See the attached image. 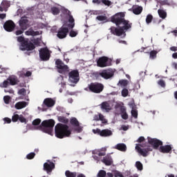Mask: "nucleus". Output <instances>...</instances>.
<instances>
[{"mask_svg":"<svg viewBox=\"0 0 177 177\" xmlns=\"http://www.w3.org/2000/svg\"><path fill=\"white\" fill-rule=\"evenodd\" d=\"M26 35H31L32 37H35L37 35H39V32L34 31L32 28L28 29V30L26 31Z\"/></svg>","mask_w":177,"mask_h":177,"instance_id":"obj_29","label":"nucleus"},{"mask_svg":"<svg viewBox=\"0 0 177 177\" xmlns=\"http://www.w3.org/2000/svg\"><path fill=\"white\" fill-rule=\"evenodd\" d=\"M121 93H122V96L123 97H127V96H128V95H129V91L127 90V88H123L122 90V92H121Z\"/></svg>","mask_w":177,"mask_h":177,"instance_id":"obj_40","label":"nucleus"},{"mask_svg":"<svg viewBox=\"0 0 177 177\" xmlns=\"http://www.w3.org/2000/svg\"><path fill=\"white\" fill-rule=\"evenodd\" d=\"M18 120H19V121H20V122H26V121H27L26 120V118L23 117V115H20L19 116V119Z\"/></svg>","mask_w":177,"mask_h":177,"instance_id":"obj_55","label":"nucleus"},{"mask_svg":"<svg viewBox=\"0 0 177 177\" xmlns=\"http://www.w3.org/2000/svg\"><path fill=\"white\" fill-rule=\"evenodd\" d=\"M101 1L102 3L105 5V6H111V5L113 4V3H111L110 0H101Z\"/></svg>","mask_w":177,"mask_h":177,"instance_id":"obj_42","label":"nucleus"},{"mask_svg":"<svg viewBox=\"0 0 177 177\" xmlns=\"http://www.w3.org/2000/svg\"><path fill=\"white\" fill-rule=\"evenodd\" d=\"M32 74L30 71H28L26 73L22 74V77H31Z\"/></svg>","mask_w":177,"mask_h":177,"instance_id":"obj_56","label":"nucleus"},{"mask_svg":"<svg viewBox=\"0 0 177 177\" xmlns=\"http://www.w3.org/2000/svg\"><path fill=\"white\" fill-rule=\"evenodd\" d=\"M19 26L23 31L27 30V28L28 27V19L26 17H21L19 20Z\"/></svg>","mask_w":177,"mask_h":177,"instance_id":"obj_17","label":"nucleus"},{"mask_svg":"<svg viewBox=\"0 0 177 177\" xmlns=\"http://www.w3.org/2000/svg\"><path fill=\"white\" fill-rule=\"evenodd\" d=\"M129 82L127 80H120L118 83V86H121L122 88H127Z\"/></svg>","mask_w":177,"mask_h":177,"instance_id":"obj_27","label":"nucleus"},{"mask_svg":"<svg viewBox=\"0 0 177 177\" xmlns=\"http://www.w3.org/2000/svg\"><path fill=\"white\" fill-rule=\"evenodd\" d=\"M131 115L134 118H138V111H136V109H132L131 110Z\"/></svg>","mask_w":177,"mask_h":177,"instance_id":"obj_50","label":"nucleus"},{"mask_svg":"<svg viewBox=\"0 0 177 177\" xmlns=\"http://www.w3.org/2000/svg\"><path fill=\"white\" fill-rule=\"evenodd\" d=\"M170 50L172 52H176L177 51V47L176 46H171L170 47Z\"/></svg>","mask_w":177,"mask_h":177,"instance_id":"obj_61","label":"nucleus"},{"mask_svg":"<svg viewBox=\"0 0 177 177\" xmlns=\"http://www.w3.org/2000/svg\"><path fill=\"white\" fill-rule=\"evenodd\" d=\"M158 3H160L161 6H164L165 5L167 6H171V2H169L168 0H159Z\"/></svg>","mask_w":177,"mask_h":177,"instance_id":"obj_34","label":"nucleus"},{"mask_svg":"<svg viewBox=\"0 0 177 177\" xmlns=\"http://www.w3.org/2000/svg\"><path fill=\"white\" fill-rule=\"evenodd\" d=\"M10 83H9V80H8V79L6 80H4L3 82H2L1 84H0V86L1 88H8V86H9Z\"/></svg>","mask_w":177,"mask_h":177,"instance_id":"obj_37","label":"nucleus"},{"mask_svg":"<svg viewBox=\"0 0 177 177\" xmlns=\"http://www.w3.org/2000/svg\"><path fill=\"white\" fill-rule=\"evenodd\" d=\"M26 88H23L19 90L18 91V95H22V96H26Z\"/></svg>","mask_w":177,"mask_h":177,"instance_id":"obj_46","label":"nucleus"},{"mask_svg":"<svg viewBox=\"0 0 177 177\" xmlns=\"http://www.w3.org/2000/svg\"><path fill=\"white\" fill-rule=\"evenodd\" d=\"M150 59H156L157 57V51L156 50H151L149 54Z\"/></svg>","mask_w":177,"mask_h":177,"instance_id":"obj_41","label":"nucleus"},{"mask_svg":"<svg viewBox=\"0 0 177 177\" xmlns=\"http://www.w3.org/2000/svg\"><path fill=\"white\" fill-rule=\"evenodd\" d=\"M96 19L99 21H104L107 20V17L103 15H99L96 17Z\"/></svg>","mask_w":177,"mask_h":177,"instance_id":"obj_43","label":"nucleus"},{"mask_svg":"<svg viewBox=\"0 0 177 177\" xmlns=\"http://www.w3.org/2000/svg\"><path fill=\"white\" fill-rule=\"evenodd\" d=\"M136 167L138 171H143V164L140 161L136 162Z\"/></svg>","mask_w":177,"mask_h":177,"instance_id":"obj_35","label":"nucleus"},{"mask_svg":"<svg viewBox=\"0 0 177 177\" xmlns=\"http://www.w3.org/2000/svg\"><path fill=\"white\" fill-rule=\"evenodd\" d=\"M159 151H160V153H171L172 147H171V145H167L165 146L161 145L159 148Z\"/></svg>","mask_w":177,"mask_h":177,"instance_id":"obj_18","label":"nucleus"},{"mask_svg":"<svg viewBox=\"0 0 177 177\" xmlns=\"http://www.w3.org/2000/svg\"><path fill=\"white\" fill-rule=\"evenodd\" d=\"M94 121H102V124H107V120L104 119V116L100 113L99 115H95L93 117Z\"/></svg>","mask_w":177,"mask_h":177,"instance_id":"obj_22","label":"nucleus"},{"mask_svg":"<svg viewBox=\"0 0 177 177\" xmlns=\"http://www.w3.org/2000/svg\"><path fill=\"white\" fill-rule=\"evenodd\" d=\"M121 117L123 120L128 118V113H127V109L124 106L120 107Z\"/></svg>","mask_w":177,"mask_h":177,"instance_id":"obj_30","label":"nucleus"},{"mask_svg":"<svg viewBox=\"0 0 177 177\" xmlns=\"http://www.w3.org/2000/svg\"><path fill=\"white\" fill-rule=\"evenodd\" d=\"M93 3H97V5H102V0H93Z\"/></svg>","mask_w":177,"mask_h":177,"instance_id":"obj_60","label":"nucleus"},{"mask_svg":"<svg viewBox=\"0 0 177 177\" xmlns=\"http://www.w3.org/2000/svg\"><path fill=\"white\" fill-rule=\"evenodd\" d=\"M88 88L93 93H101L104 89V85L99 82H92L88 85Z\"/></svg>","mask_w":177,"mask_h":177,"instance_id":"obj_7","label":"nucleus"},{"mask_svg":"<svg viewBox=\"0 0 177 177\" xmlns=\"http://www.w3.org/2000/svg\"><path fill=\"white\" fill-rule=\"evenodd\" d=\"M95 154H97V156H99V157H103L104 156H106V152H100L98 151L95 153Z\"/></svg>","mask_w":177,"mask_h":177,"instance_id":"obj_57","label":"nucleus"},{"mask_svg":"<svg viewBox=\"0 0 177 177\" xmlns=\"http://www.w3.org/2000/svg\"><path fill=\"white\" fill-rule=\"evenodd\" d=\"M58 121L62 124H68V118L64 116H58Z\"/></svg>","mask_w":177,"mask_h":177,"instance_id":"obj_32","label":"nucleus"},{"mask_svg":"<svg viewBox=\"0 0 177 177\" xmlns=\"http://www.w3.org/2000/svg\"><path fill=\"white\" fill-rule=\"evenodd\" d=\"M3 100H4V103H6V104H9V103L10 102V96H9V95L4 96Z\"/></svg>","mask_w":177,"mask_h":177,"instance_id":"obj_47","label":"nucleus"},{"mask_svg":"<svg viewBox=\"0 0 177 177\" xmlns=\"http://www.w3.org/2000/svg\"><path fill=\"white\" fill-rule=\"evenodd\" d=\"M64 12L66 15L68 16L69 24H68V27L62 26L58 29L57 37L59 39H64V38H66L67 37V34H68V28L73 29L75 26V20L74 19V17H73V15H71V12L68 10H65Z\"/></svg>","mask_w":177,"mask_h":177,"instance_id":"obj_2","label":"nucleus"},{"mask_svg":"<svg viewBox=\"0 0 177 177\" xmlns=\"http://www.w3.org/2000/svg\"><path fill=\"white\" fill-rule=\"evenodd\" d=\"M102 110H106V111H110L111 110V106H110V104L107 102H104L101 104Z\"/></svg>","mask_w":177,"mask_h":177,"instance_id":"obj_28","label":"nucleus"},{"mask_svg":"<svg viewBox=\"0 0 177 177\" xmlns=\"http://www.w3.org/2000/svg\"><path fill=\"white\" fill-rule=\"evenodd\" d=\"M107 175V173H106V171L104 170H100L97 177H106Z\"/></svg>","mask_w":177,"mask_h":177,"instance_id":"obj_38","label":"nucleus"},{"mask_svg":"<svg viewBox=\"0 0 177 177\" xmlns=\"http://www.w3.org/2000/svg\"><path fill=\"white\" fill-rule=\"evenodd\" d=\"M148 143L153 146L152 147L155 149V150H157L160 146H162V141L156 138H149Z\"/></svg>","mask_w":177,"mask_h":177,"instance_id":"obj_12","label":"nucleus"},{"mask_svg":"<svg viewBox=\"0 0 177 177\" xmlns=\"http://www.w3.org/2000/svg\"><path fill=\"white\" fill-rule=\"evenodd\" d=\"M113 175L115 177H124V175H122V173H121V171H118L117 170H115L113 171Z\"/></svg>","mask_w":177,"mask_h":177,"instance_id":"obj_44","label":"nucleus"},{"mask_svg":"<svg viewBox=\"0 0 177 177\" xmlns=\"http://www.w3.org/2000/svg\"><path fill=\"white\" fill-rule=\"evenodd\" d=\"M41 124V119H35L32 121V125H39Z\"/></svg>","mask_w":177,"mask_h":177,"instance_id":"obj_51","label":"nucleus"},{"mask_svg":"<svg viewBox=\"0 0 177 177\" xmlns=\"http://www.w3.org/2000/svg\"><path fill=\"white\" fill-rule=\"evenodd\" d=\"M158 13L160 19H166L167 18V11L162 9L158 10Z\"/></svg>","mask_w":177,"mask_h":177,"instance_id":"obj_31","label":"nucleus"},{"mask_svg":"<svg viewBox=\"0 0 177 177\" xmlns=\"http://www.w3.org/2000/svg\"><path fill=\"white\" fill-rule=\"evenodd\" d=\"M51 12L54 15H59V13H60V10L59 9V8L53 7V8H51Z\"/></svg>","mask_w":177,"mask_h":177,"instance_id":"obj_36","label":"nucleus"},{"mask_svg":"<svg viewBox=\"0 0 177 177\" xmlns=\"http://www.w3.org/2000/svg\"><path fill=\"white\" fill-rule=\"evenodd\" d=\"M130 10H132L134 15H140V13L143 12V7L139 6H133Z\"/></svg>","mask_w":177,"mask_h":177,"instance_id":"obj_21","label":"nucleus"},{"mask_svg":"<svg viewBox=\"0 0 177 177\" xmlns=\"http://www.w3.org/2000/svg\"><path fill=\"white\" fill-rule=\"evenodd\" d=\"M8 81L9 82L10 85L14 86L17 85L19 83V80H17V77H12L10 76L8 78H7Z\"/></svg>","mask_w":177,"mask_h":177,"instance_id":"obj_26","label":"nucleus"},{"mask_svg":"<svg viewBox=\"0 0 177 177\" xmlns=\"http://www.w3.org/2000/svg\"><path fill=\"white\" fill-rule=\"evenodd\" d=\"M19 115L18 114H15L14 115H12V122H17V121H19Z\"/></svg>","mask_w":177,"mask_h":177,"instance_id":"obj_49","label":"nucleus"},{"mask_svg":"<svg viewBox=\"0 0 177 177\" xmlns=\"http://www.w3.org/2000/svg\"><path fill=\"white\" fill-rule=\"evenodd\" d=\"M70 123L72 125V127H75V131H76L78 133L82 132V128L80 127V122L76 118H72L70 120Z\"/></svg>","mask_w":177,"mask_h":177,"instance_id":"obj_14","label":"nucleus"},{"mask_svg":"<svg viewBox=\"0 0 177 177\" xmlns=\"http://www.w3.org/2000/svg\"><path fill=\"white\" fill-rule=\"evenodd\" d=\"M172 58L173 59H177V53H174L172 54Z\"/></svg>","mask_w":177,"mask_h":177,"instance_id":"obj_64","label":"nucleus"},{"mask_svg":"<svg viewBox=\"0 0 177 177\" xmlns=\"http://www.w3.org/2000/svg\"><path fill=\"white\" fill-rule=\"evenodd\" d=\"M65 176L66 177H77V172H71L70 170H67L65 171Z\"/></svg>","mask_w":177,"mask_h":177,"instance_id":"obj_33","label":"nucleus"},{"mask_svg":"<svg viewBox=\"0 0 177 177\" xmlns=\"http://www.w3.org/2000/svg\"><path fill=\"white\" fill-rule=\"evenodd\" d=\"M77 35H78V32L75 30H72L69 32V36H71V38H74V37H77Z\"/></svg>","mask_w":177,"mask_h":177,"instance_id":"obj_45","label":"nucleus"},{"mask_svg":"<svg viewBox=\"0 0 177 177\" xmlns=\"http://www.w3.org/2000/svg\"><path fill=\"white\" fill-rule=\"evenodd\" d=\"M55 64H56V67L57 68H58L59 73H61L62 74H63V73H66L67 71H68V66L64 64V62H62L61 59H57L55 61Z\"/></svg>","mask_w":177,"mask_h":177,"instance_id":"obj_10","label":"nucleus"},{"mask_svg":"<svg viewBox=\"0 0 177 177\" xmlns=\"http://www.w3.org/2000/svg\"><path fill=\"white\" fill-rule=\"evenodd\" d=\"M55 168V163L53 162H50V160H48L47 162L44 164V169L46 171L48 174L50 172Z\"/></svg>","mask_w":177,"mask_h":177,"instance_id":"obj_15","label":"nucleus"},{"mask_svg":"<svg viewBox=\"0 0 177 177\" xmlns=\"http://www.w3.org/2000/svg\"><path fill=\"white\" fill-rule=\"evenodd\" d=\"M15 27H16V25L15 24V22L12 20H8L5 22L3 24V28L6 30V31H8V32H12L15 30Z\"/></svg>","mask_w":177,"mask_h":177,"instance_id":"obj_13","label":"nucleus"},{"mask_svg":"<svg viewBox=\"0 0 177 177\" xmlns=\"http://www.w3.org/2000/svg\"><path fill=\"white\" fill-rule=\"evenodd\" d=\"M93 133H97L100 136L102 135V130H100V129H93Z\"/></svg>","mask_w":177,"mask_h":177,"instance_id":"obj_53","label":"nucleus"},{"mask_svg":"<svg viewBox=\"0 0 177 177\" xmlns=\"http://www.w3.org/2000/svg\"><path fill=\"white\" fill-rule=\"evenodd\" d=\"M113 135V131L111 130H109V129H103L101 131V136L102 138H107L109 136H111Z\"/></svg>","mask_w":177,"mask_h":177,"instance_id":"obj_25","label":"nucleus"},{"mask_svg":"<svg viewBox=\"0 0 177 177\" xmlns=\"http://www.w3.org/2000/svg\"><path fill=\"white\" fill-rule=\"evenodd\" d=\"M17 42H20L19 46L20 50H34L35 46L29 39L24 38V36L17 37Z\"/></svg>","mask_w":177,"mask_h":177,"instance_id":"obj_4","label":"nucleus"},{"mask_svg":"<svg viewBox=\"0 0 177 177\" xmlns=\"http://www.w3.org/2000/svg\"><path fill=\"white\" fill-rule=\"evenodd\" d=\"M23 32H24V30L21 29V30H17L15 32V34H16V35H21V34H23Z\"/></svg>","mask_w":177,"mask_h":177,"instance_id":"obj_59","label":"nucleus"},{"mask_svg":"<svg viewBox=\"0 0 177 177\" xmlns=\"http://www.w3.org/2000/svg\"><path fill=\"white\" fill-rule=\"evenodd\" d=\"M137 142L138 143H142V142H145V137L140 136Z\"/></svg>","mask_w":177,"mask_h":177,"instance_id":"obj_58","label":"nucleus"},{"mask_svg":"<svg viewBox=\"0 0 177 177\" xmlns=\"http://www.w3.org/2000/svg\"><path fill=\"white\" fill-rule=\"evenodd\" d=\"M15 107L17 110H21V109L27 107V102L26 101L18 102L15 104Z\"/></svg>","mask_w":177,"mask_h":177,"instance_id":"obj_24","label":"nucleus"},{"mask_svg":"<svg viewBox=\"0 0 177 177\" xmlns=\"http://www.w3.org/2000/svg\"><path fill=\"white\" fill-rule=\"evenodd\" d=\"M99 75L102 77V78H104V80H109L114 75L113 72L109 71V70H104L101 73H99Z\"/></svg>","mask_w":177,"mask_h":177,"instance_id":"obj_16","label":"nucleus"},{"mask_svg":"<svg viewBox=\"0 0 177 177\" xmlns=\"http://www.w3.org/2000/svg\"><path fill=\"white\" fill-rule=\"evenodd\" d=\"M111 21L115 24L117 27L112 26L109 28L111 33L116 37H122L125 38L127 37V31L129 28H132V23L125 19V14L124 12H118L111 18Z\"/></svg>","mask_w":177,"mask_h":177,"instance_id":"obj_1","label":"nucleus"},{"mask_svg":"<svg viewBox=\"0 0 177 177\" xmlns=\"http://www.w3.org/2000/svg\"><path fill=\"white\" fill-rule=\"evenodd\" d=\"M136 150L142 157H147L149 156V151H153V147L149 145L148 143L138 144L136 146Z\"/></svg>","mask_w":177,"mask_h":177,"instance_id":"obj_6","label":"nucleus"},{"mask_svg":"<svg viewBox=\"0 0 177 177\" xmlns=\"http://www.w3.org/2000/svg\"><path fill=\"white\" fill-rule=\"evenodd\" d=\"M55 133L56 138L63 139L71 136V130L69 129L68 125L57 123L55 127Z\"/></svg>","mask_w":177,"mask_h":177,"instance_id":"obj_3","label":"nucleus"},{"mask_svg":"<svg viewBox=\"0 0 177 177\" xmlns=\"http://www.w3.org/2000/svg\"><path fill=\"white\" fill-rule=\"evenodd\" d=\"M151 21H153V15H151V14H149L146 18V23L147 24H150Z\"/></svg>","mask_w":177,"mask_h":177,"instance_id":"obj_39","label":"nucleus"},{"mask_svg":"<svg viewBox=\"0 0 177 177\" xmlns=\"http://www.w3.org/2000/svg\"><path fill=\"white\" fill-rule=\"evenodd\" d=\"M114 149H115L116 150H119V151H122V153H125V151H127V145H125L124 143L117 144L115 146Z\"/></svg>","mask_w":177,"mask_h":177,"instance_id":"obj_20","label":"nucleus"},{"mask_svg":"<svg viewBox=\"0 0 177 177\" xmlns=\"http://www.w3.org/2000/svg\"><path fill=\"white\" fill-rule=\"evenodd\" d=\"M106 177H114V175H113V173H107L106 174Z\"/></svg>","mask_w":177,"mask_h":177,"instance_id":"obj_63","label":"nucleus"},{"mask_svg":"<svg viewBox=\"0 0 177 177\" xmlns=\"http://www.w3.org/2000/svg\"><path fill=\"white\" fill-rule=\"evenodd\" d=\"M69 75V81L72 82V84H77L78 81H80V73L78 71H72L68 73Z\"/></svg>","mask_w":177,"mask_h":177,"instance_id":"obj_11","label":"nucleus"},{"mask_svg":"<svg viewBox=\"0 0 177 177\" xmlns=\"http://www.w3.org/2000/svg\"><path fill=\"white\" fill-rule=\"evenodd\" d=\"M55 124H56V122L53 119L44 120L40 125V128L45 133L53 135Z\"/></svg>","mask_w":177,"mask_h":177,"instance_id":"obj_5","label":"nucleus"},{"mask_svg":"<svg viewBox=\"0 0 177 177\" xmlns=\"http://www.w3.org/2000/svg\"><path fill=\"white\" fill-rule=\"evenodd\" d=\"M3 120L4 121V124H10V122H12V119L9 118H4Z\"/></svg>","mask_w":177,"mask_h":177,"instance_id":"obj_54","label":"nucleus"},{"mask_svg":"<svg viewBox=\"0 0 177 177\" xmlns=\"http://www.w3.org/2000/svg\"><path fill=\"white\" fill-rule=\"evenodd\" d=\"M1 5L8 7V6H9V3H8L7 1H3L1 3Z\"/></svg>","mask_w":177,"mask_h":177,"instance_id":"obj_62","label":"nucleus"},{"mask_svg":"<svg viewBox=\"0 0 177 177\" xmlns=\"http://www.w3.org/2000/svg\"><path fill=\"white\" fill-rule=\"evenodd\" d=\"M39 57L42 62H48L50 59V52L48 47L42 48L39 51Z\"/></svg>","mask_w":177,"mask_h":177,"instance_id":"obj_8","label":"nucleus"},{"mask_svg":"<svg viewBox=\"0 0 177 177\" xmlns=\"http://www.w3.org/2000/svg\"><path fill=\"white\" fill-rule=\"evenodd\" d=\"M102 162H103L104 165H106L108 167L110 165H112L113 158H111V156L107 155L103 158V159L102 160Z\"/></svg>","mask_w":177,"mask_h":177,"instance_id":"obj_19","label":"nucleus"},{"mask_svg":"<svg viewBox=\"0 0 177 177\" xmlns=\"http://www.w3.org/2000/svg\"><path fill=\"white\" fill-rule=\"evenodd\" d=\"M55 100L52 98H46L44 100V104H45L46 107H53V106H55Z\"/></svg>","mask_w":177,"mask_h":177,"instance_id":"obj_23","label":"nucleus"},{"mask_svg":"<svg viewBox=\"0 0 177 177\" xmlns=\"http://www.w3.org/2000/svg\"><path fill=\"white\" fill-rule=\"evenodd\" d=\"M158 85L162 86V88H165V82L162 80H160L158 82Z\"/></svg>","mask_w":177,"mask_h":177,"instance_id":"obj_52","label":"nucleus"},{"mask_svg":"<svg viewBox=\"0 0 177 177\" xmlns=\"http://www.w3.org/2000/svg\"><path fill=\"white\" fill-rule=\"evenodd\" d=\"M98 67H109L111 66V59L106 56L100 57L97 61Z\"/></svg>","mask_w":177,"mask_h":177,"instance_id":"obj_9","label":"nucleus"},{"mask_svg":"<svg viewBox=\"0 0 177 177\" xmlns=\"http://www.w3.org/2000/svg\"><path fill=\"white\" fill-rule=\"evenodd\" d=\"M34 157H35V153L34 152L30 153L26 156L27 160H32Z\"/></svg>","mask_w":177,"mask_h":177,"instance_id":"obj_48","label":"nucleus"}]
</instances>
